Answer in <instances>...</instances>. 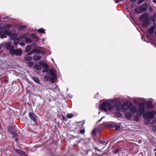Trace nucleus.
<instances>
[{
	"instance_id": "1",
	"label": "nucleus",
	"mask_w": 156,
	"mask_h": 156,
	"mask_svg": "<svg viewBox=\"0 0 156 156\" xmlns=\"http://www.w3.org/2000/svg\"><path fill=\"white\" fill-rule=\"evenodd\" d=\"M128 109L133 113H135L137 111V107L133 105V103H129L127 102H125L119 105V102L118 101V111H125Z\"/></svg>"
},
{
	"instance_id": "2",
	"label": "nucleus",
	"mask_w": 156,
	"mask_h": 156,
	"mask_svg": "<svg viewBox=\"0 0 156 156\" xmlns=\"http://www.w3.org/2000/svg\"><path fill=\"white\" fill-rule=\"evenodd\" d=\"M117 102L116 99L109 100L105 101L101 105L100 110L105 111H112L114 109L115 106L116 108Z\"/></svg>"
},
{
	"instance_id": "3",
	"label": "nucleus",
	"mask_w": 156,
	"mask_h": 156,
	"mask_svg": "<svg viewBox=\"0 0 156 156\" xmlns=\"http://www.w3.org/2000/svg\"><path fill=\"white\" fill-rule=\"evenodd\" d=\"M156 115V111H152L151 112H149L148 111H146L144 113L143 117L146 120L144 122L147 125L149 124L150 121L149 119H153L155 115Z\"/></svg>"
},
{
	"instance_id": "4",
	"label": "nucleus",
	"mask_w": 156,
	"mask_h": 156,
	"mask_svg": "<svg viewBox=\"0 0 156 156\" xmlns=\"http://www.w3.org/2000/svg\"><path fill=\"white\" fill-rule=\"evenodd\" d=\"M145 107L144 103H141L139 105V108H137L136 115L134 117V120L136 122L138 121L139 120V117H141L145 112Z\"/></svg>"
},
{
	"instance_id": "5",
	"label": "nucleus",
	"mask_w": 156,
	"mask_h": 156,
	"mask_svg": "<svg viewBox=\"0 0 156 156\" xmlns=\"http://www.w3.org/2000/svg\"><path fill=\"white\" fill-rule=\"evenodd\" d=\"M139 19L141 22H144L142 25L143 27H146L149 25L150 22L147 13L143 14L140 17Z\"/></svg>"
},
{
	"instance_id": "6",
	"label": "nucleus",
	"mask_w": 156,
	"mask_h": 156,
	"mask_svg": "<svg viewBox=\"0 0 156 156\" xmlns=\"http://www.w3.org/2000/svg\"><path fill=\"white\" fill-rule=\"evenodd\" d=\"M4 25L2 24H0V37L1 38H3L7 37V35H9L10 34L9 31H5Z\"/></svg>"
},
{
	"instance_id": "7",
	"label": "nucleus",
	"mask_w": 156,
	"mask_h": 156,
	"mask_svg": "<svg viewBox=\"0 0 156 156\" xmlns=\"http://www.w3.org/2000/svg\"><path fill=\"white\" fill-rule=\"evenodd\" d=\"M1 45L3 46V47L5 48L6 49L9 50L10 51H12L14 49V47L11 45L10 43H3L1 44Z\"/></svg>"
},
{
	"instance_id": "8",
	"label": "nucleus",
	"mask_w": 156,
	"mask_h": 156,
	"mask_svg": "<svg viewBox=\"0 0 156 156\" xmlns=\"http://www.w3.org/2000/svg\"><path fill=\"white\" fill-rule=\"evenodd\" d=\"M49 72L50 75V81L51 83H53L54 82L56 77V75L55 71L53 69H50Z\"/></svg>"
},
{
	"instance_id": "9",
	"label": "nucleus",
	"mask_w": 156,
	"mask_h": 156,
	"mask_svg": "<svg viewBox=\"0 0 156 156\" xmlns=\"http://www.w3.org/2000/svg\"><path fill=\"white\" fill-rule=\"evenodd\" d=\"M22 53V50L20 49H14L13 50L10 51V54L11 55H16L17 56L21 55Z\"/></svg>"
},
{
	"instance_id": "10",
	"label": "nucleus",
	"mask_w": 156,
	"mask_h": 156,
	"mask_svg": "<svg viewBox=\"0 0 156 156\" xmlns=\"http://www.w3.org/2000/svg\"><path fill=\"white\" fill-rule=\"evenodd\" d=\"M106 126L108 128H114L115 129L117 130V124L116 122H112L110 124H106Z\"/></svg>"
},
{
	"instance_id": "11",
	"label": "nucleus",
	"mask_w": 156,
	"mask_h": 156,
	"mask_svg": "<svg viewBox=\"0 0 156 156\" xmlns=\"http://www.w3.org/2000/svg\"><path fill=\"white\" fill-rule=\"evenodd\" d=\"M133 112H126L125 114V117L128 119H130L133 116L134 114Z\"/></svg>"
},
{
	"instance_id": "12",
	"label": "nucleus",
	"mask_w": 156,
	"mask_h": 156,
	"mask_svg": "<svg viewBox=\"0 0 156 156\" xmlns=\"http://www.w3.org/2000/svg\"><path fill=\"white\" fill-rule=\"evenodd\" d=\"M9 131L11 134L13 135V136L12 137V138H13L14 137H16L17 136L16 133H15V129L13 128H10L9 129Z\"/></svg>"
},
{
	"instance_id": "13",
	"label": "nucleus",
	"mask_w": 156,
	"mask_h": 156,
	"mask_svg": "<svg viewBox=\"0 0 156 156\" xmlns=\"http://www.w3.org/2000/svg\"><path fill=\"white\" fill-rule=\"evenodd\" d=\"M140 6L142 10V12L146 11L148 7V5L146 3H144Z\"/></svg>"
},
{
	"instance_id": "14",
	"label": "nucleus",
	"mask_w": 156,
	"mask_h": 156,
	"mask_svg": "<svg viewBox=\"0 0 156 156\" xmlns=\"http://www.w3.org/2000/svg\"><path fill=\"white\" fill-rule=\"evenodd\" d=\"M29 116L30 118L34 122L36 121V115L32 113H29Z\"/></svg>"
},
{
	"instance_id": "15",
	"label": "nucleus",
	"mask_w": 156,
	"mask_h": 156,
	"mask_svg": "<svg viewBox=\"0 0 156 156\" xmlns=\"http://www.w3.org/2000/svg\"><path fill=\"white\" fill-rule=\"evenodd\" d=\"M135 11L137 14H140L142 12V10L140 6H137L135 9Z\"/></svg>"
},
{
	"instance_id": "16",
	"label": "nucleus",
	"mask_w": 156,
	"mask_h": 156,
	"mask_svg": "<svg viewBox=\"0 0 156 156\" xmlns=\"http://www.w3.org/2000/svg\"><path fill=\"white\" fill-rule=\"evenodd\" d=\"M147 108L148 109H151L153 108L154 105L151 102L148 101L146 103Z\"/></svg>"
},
{
	"instance_id": "17",
	"label": "nucleus",
	"mask_w": 156,
	"mask_h": 156,
	"mask_svg": "<svg viewBox=\"0 0 156 156\" xmlns=\"http://www.w3.org/2000/svg\"><path fill=\"white\" fill-rule=\"evenodd\" d=\"M37 52L38 53H40L41 51L40 50L37 48H34L33 49L32 51L29 53V55H30L33 53Z\"/></svg>"
},
{
	"instance_id": "18",
	"label": "nucleus",
	"mask_w": 156,
	"mask_h": 156,
	"mask_svg": "<svg viewBox=\"0 0 156 156\" xmlns=\"http://www.w3.org/2000/svg\"><path fill=\"white\" fill-rule=\"evenodd\" d=\"M15 151L18 154L24 156L26 154L24 151H22L20 150L16 149H15Z\"/></svg>"
},
{
	"instance_id": "19",
	"label": "nucleus",
	"mask_w": 156,
	"mask_h": 156,
	"mask_svg": "<svg viewBox=\"0 0 156 156\" xmlns=\"http://www.w3.org/2000/svg\"><path fill=\"white\" fill-rule=\"evenodd\" d=\"M154 27H151L150 28H149L148 30V32L149 34H152L153 33L154 30V27L156 26V24L155 23H154Z\"/></svg>"
},
{
	"instance_id": "20",
	"label": "nucleus",
	"mask_w": 156,
	"mask_h": 156,
	"mask_svg": "<svg viewBox=\"0 0 156 156\" xmlns=\"http://www.w3.org/2000/svg\"><path fill=\"white\" fill-rule=\"evenodd\" d=\"M10 32V34L9 35H7V36H10L11 38L12 39H14L17 36V34L16 33H12L11 34V32Z\"/></svg>"
},
{
	"instance_id": "21",
	"label": "nucleus",
	"mask_w": 156,
	"mask_h": 156,
	"mask_svg": "<svg viewBox=\"0 0 156 156\" xmlns=\"http://www.w3.org/2000/svg\"><path fill=\"white\" fill-rule=\"evenodd\" d=\"M40 58V56L39 55L35 54L33 56V59L34 60L37 61Z\"/></svg>"
},
{
	"instance_id": "22",
	"label": "nucleus",
	"mask_w": 156,
	"mask_h": 156,
	"mask_svg": "<svg viewBox=\"0 0 156 156\" xmlns=\"http://www.w3.org/2000/svg\"><path fill=\"white\" fill-rule=\"evenodd\" d=\"M20 40L21 41H25V40L26 39V35H22L20 36Z\"/></svg>"
},
{
	"instance_id": "23",
	"label": "nucleus",
	"mask_w": 156,
	"mask_h": 156,
	"mask_svg": "<svg viewBox=\"0 0 156 156\" xmlns=\"http://www.w3.org/2000/svg\"><path fill=\"white\" fill-rule=\"evenodd\" d=\"M33 80L36 83H40V80L39 79L36 77H32Z\"/></svg>"
},
{
	"instance_id": "24",
	"label": "nucleus",
	"mask_w": 156,
	"mask_h": 156,
	"mask_svg": "<svg viewBox=\"0 0 156 156\" xmlns=\"http://www.w3.org/2000/svg\"><path fill=\"white\" fill-rule=\"evenodd\" d=\"M34 68L38 70H41V66L38 64H35L34 65Z\"/></svg>"
},
{
	"instance_id": "25",
	"label": "nucleus",
	"mask_w": 156,
	"mask_h": 156,
	"mask_svg": "<svg viewBox=\"0 0 156 156\" xmlns=\"http://www.w3.org/2000/svg\"><path fill=\"white\" fill-rule=\"evenodd\" d=\"M14 39V44L15 45H17L18 44L20 40L18 38H15Z\"/></svg>"
},
{
	"instance_id": "26",
	"label": "nucleus",
	"mask_w": 156,
	"mask_h": 156,
	"mask_svg": "<svg viewBox=\"0 0 156 156\" xmlns=\"http://www.w3.org/2000/svg\"><path fill=\"white\" fill-rule=\"evenodd\" d=\"M43 67H44L45 68H48V66L46 63L43 64L42 62H40L39 63Z\"/></svg>"
},
{
	"instance_id": "27",
	"label": "nucleus",
	"mask_w": 156,
	"mask_h": 156,
	"mask_svg": "<svg viewBox=\"0 0 156 156\" xmlns=\"http://www.w3.org/2000/svg\"><path fill=\"white\" fill-rule=\"evenodd\" d=\"M31 46L30 45H27V46L26 49V51L27 52H28L31 49Z\"/></svg>"
},
{
	"instance_id": "28",
	"label": "nucleus",
	"mask_w": 156,
	"mask_h": 156,
	"mask_svg": "<svg viewBox=\"0 0 156 156\" xmlns=\"http://www.w3.org/2000/svg\"><path fill=\"white\" fill-rule=\"evenodd\" d=\"M24 59L27 61H28L31 60L32 58L31 56H27Z\"/></svg>"
},
{
	"instance_id": "29",
	"label": "nucleus",
	"mask_w": 156,
	"mask_h": 156,
	"mask_svg": "<svg viewBox=\"0 0 156 156\" xmlns=\"http://www.w3.org/2000/svg\"><path fill=\"white\" fill-rule=\"evenodd\" d=\"M44 31H45V30H44L43 28L38 29L37 30V31L39 33H41L42 34L45 33V32Z\"/></svg>"
},
{
	"instance_id": "30",
	"label": "nucleus",
	"mask_w": 156,
	"mask_h": 156,
	"mask_svg": "<svg viewBox=\"0 0 156 156\" xmlns=\"http://www.w3.org/2000/svg\"><path fill=\"white\" fill-rule=\"evenodd\" d=\"M26 42L28 43H30L32 42V41L30 38H26L25 40Z\"/></svg>"
},
{
	"instance_id": "31",
	"label": "nucleus",
	"mask_w": 156,
	"mask_h": 156,
	"mask_svg": "<svg viewBox=\"0 0 156 156\" xmlns=\"http://www.w3.org/2000/svg\"><path fill=\"white\" fill-rule=\"evenodd\" d=\"M44 79L46 81H48L49 79V77L48 76L45 75L44 76Z\"/></svg>"
},
{
	"instance_id": "32",
	"label": "nucleus",
	"mask_w": 156,
	"mask_h": 156,
	"mask_svg": "<svg viewBox=\"0 0 156 156\" xmlns=\"http://www.w3.org/2000/svg\"><path fill=\"white\" fill-rule=\"evenodd\" d=\"M27 64H28V66H29L30 67H32L33 65V63L32 62H29Z\"/></svg>"
},
{
	"instance_id": "33",
	"label": "nucleus",
	"mask_w": 156,
	"mask_h": 156,
	"mask_svg": "<svg viewBox=\"0 0 156 156\" xmlns=\"http://www.w3.org/2000/svg\"><path fill=\"white\" fill-rule=\"evenodd\" d=\"M73 115L71 114H69L67 115V118L69 119L72 118L73 117Z\"/></svg>"
},
{
	"instance_id": "34",
	"label": "nucleus",
	"mask_w": 156,
	"mask_h": 156,
	"mask_svg": "<svg viewBox=\"0 0 156 156\" xmlns=\"http://www.w3.org/2000/svg\"><path fill=\"white\" fill-rule=\"evenodd\" d=\"M26 27V26L25 25H23V26H21L19 27V29L20 30H23L24 28H25Z\"/></svg>"
},
{
	"instance_id": "35",
	"label": "nucleus",
	"mask_w": 156,
	"mask_h": 156,
	"mask_svg": "<svg viewBox=\"0 0 156 156\" xmlns=\"http://www.w3.org/2000/svg\"><path fill=\"white\" fill-rule=\"evenodd\" d=\"M153 19L154 21H156V14H154L153 15Z\"/></svg>"
},
{
	"instance_id": "36",
	"label": "nucleus",
	"mask_w": 156,
	"mask_h": 156,
	"mask_svg": "<svg viewBox=\"0 0 156 156\" xmlns=\"http://www.w3.org/2000/svg\"><path fill=\"white\" fill-rule=\"evenodd\" d=\"M144 0H139L137 2V3L140 4L144 1Z\"/></svg>"
},
{
	"instance_id": "37",
	"label": "nucleus",
	"mask_w": 156,
	"mask_h": 156,
	"mask_svg": "<svg viewBox=\"0 0 156 156\" xmlns=\"http://www.w3.org/2000/svg\"><path fill=\"white\" fill-rule=\"evenodd\" d=\"M85 131V129H81L80 131V132L81 133L83 134V133H84Z\"/></svg>"
},
{
	"instance_id": "38",
	"label": "nucleus",
	"mask_w": 156,
	"mask_h": 156,
	"mask_svg": "<svg viewBox=\"0 0 156 156\" xmlns=\"http://www.w3.org/2000/svg\"><path fill=\"white\" fill-rule=\"evenodd\" d=\"M152 130L156 131V125L154 126L152 128Z\"/></svg>"
},
{
	"instance_id": "39",
	"label": "nucleus",
	"mask_w": 156,
	"mask_h": 156,
	"mask_svg": "<svg viewBox=\"0 0 156 156\" xmlns=\"http://www.w3.org/2000/svg\"><path fill=\"white\" fill-rule=\"evenodd\" d=\"M20 44L22 46H25V44L23 42H20Z\"/></svg>"
},
{
	"instance_id": "40",
	"label": "nucleus",
	"mask_w": 156,
	"mask_h": 156,
	"mask_svg": "<svg viewBox=\"0 0 156 156\" xmlns=\"http://www.w3.org/2000/svg\"><path fill=\"white\" fill-rule=\"evenodd\" d=\"M149 9L150 11L151 12H152L153 11V9L150 6L149 7Z\"/></svg>"
},
{
	"instance_id": "41",
	"label": "nucleus",
	"mask_w": 156,
	"mask_h": 156,
	"mask_svg": "<svg viewBox=\"0 0 156 156\" xmlns=\"http://www.w3.org/2000/svg\"><path fill=\"white\" fill-rule=\"evenodd\" d=\"M95 133H96L95 130L94 129L92 131V134H95Z\"/></svg>"
},
{
	"instance_id": "42",
	"label": "nucleus",
	"mask_w": 156,
	"mask_h": 156,
	"mask_svg": "<svg viewBox=\"0 0 156 156\" xmlns=\"http://www.w3.org/2000/svg\"><path fill=\"white\" fill-rule=\"evenodd\" d=\"M122 115L121 113L120 112H118V117L119 116H121Z\"/></svg>"
},
{
	"instance_id": "43",
	"label": "nucleus",
	"mask_w": 156,
	"mask_h": 156,
	"mask_svg": "<svg viewBox=\"0 0 156 156\" xmlns=\"http://www.w3.org/2000/svg\"><path fill=\"white\" fill-rule=\"evenodd\" d=\"M99 141L100 143H101V144H103L105 142L104 140L101 141L100 140H99Z\"/></svg>"
},
{
	"instance_id": "44",
	"label": "nucleus",
	"mask_w": 156,
	"mask_h": 156,
	"mask_svg": "<svg viewBox=\"0 0 156 156\" xmlns=\"http://www.w3.org/2000/svg\"><path fill=\"white\" fill-rule=\"evenodd\" d=\"M135 6V4H132L131 5V7L132 8H134Z\"/></svg>"
},
{
	"instance_id": "45",
	"label": "nucleus",
	"mask_w": 156,
	"mask_h": 156,
	"mask_svg": "<svg viewBox=\"0 0 156 156\" xmlns=\"http://www.w3.org/2000/svg\"><path fill=\"white\" fill-rule=\"evenodd\" d=\"M62 119L65 120H66V117H64V116H62Z\"/></svg>"
},
{
	"instance_id": "46",
	"label": "nucleus",
	"mask_w": 156,
	"mask_h": 156,
	"mask_svg": "<svg viewBox=\"0 0 156 156\" xmlns=\"http://www.w3.org/2000/svg\"><path fill=\"white\" fill-rule=\"evenodd\" d=\"M104 117H102V118L99 120H98V122H100V121H101V120H102V119L104 118Z\"/></svg>"
},
{
	"instance_id": "47",
	"label": "nucleus",
	"mask_w": 156,
	"mask_h": 156,
	"mask_svg": "<svg viewBox=\"0 0 156 156\" xmlns=\"http://www.w3.org/2000/svg\"><path fill=\"white\" fill-rule=\"evenodd\" d=\"M132 2H136L137 0H130Z\"/></svg>"
},
{
	"instance_id": "48",
	"label": "nucleus",
	"mask_w": 156,
	"mask_h": 156,
	"mask_svg": "<svg viewBox=\"0 0 156 156\" xmlns=\"http://www.w3.org/2000/svg\"><path fill=\"white\" fill-rule=\"evenodd\" d=\"M153 3H156V0H153Z\"/></svg>"
},
{
	"instance_id": "49",
	"label": "nucleus",
	"mask_w": 156,
	"mask_h": 156,
	"mask_svg": "<svg viewBox=\"0 0 156 156\" xmlns=\"http://www.w3.org/2000/svg\"><path fill=\"white\" fill-rule=\"evenodd\" d=\"M42 41H45V39H44V38H42Z\"/></svg>"
},
{
	"instance_id": "50",
	"label": "nucleus",
	"mask_w": 156,
	"mask_h": 156,
	"mask_svg": "<svg viewBox=\"0 0 156 156\" xmlns=\"http://www.w3.org/2000/svg\"><path fill=\"white\" fill-rule=\"evenodd\" d=\"M3 47V46L1 45V44L0 45V49L2 48Z\"/></svg>"
},
{
	"instance_id": "51",
	"label": "nucleus",
	"mask_w": 156,
	"mask_h": 156,
	"mask_svg": "<svg viewBox=\"0 0 156 156\" xmlns=\"http://www.w3.org/2000/svg\"><path fill=\"white\" fill-rule=\"evenodd\" d=\"M2 52V51H0V54H1Z\"/></svg>"
},
{
	"instance_id": "52",
	"label": "nucleus",
	"mask_w": 156,
	"mask_h": 156,
	"mask_svg": "<svg viewBox=\"0 0 156 156\" xmlns=\"http://www.w3.org/2000/svg\"><path fill=\"white\" fill-rule=\"evenodd\" d=\"M120 128V126H118V127H117V128H118V129H119Z\"/></svg>"
},
{
	"instance_id": "53",
	"label": "nucleus",
	"mask_w": 156,
	"mask_h": 156,
	"mask_svg": "<svg viewBox=\"0 0 156 156\" xmlns=\"http://www.w3.org/2000/svg\"><path fill=\"white\" fill-rule=\"evenodd\" d=\"M46 71L44 70H42V72H45Z\"/></svg>"
},
{
	"instance_id": "54",
	"label": "nucleus",
	"mask_w": 156,
	"mask_h": 156,
	"mask_svg": "<svg viewBox=\"0 0 156 156\" xmlns=\"http://www.w3.org/2000/svg\"><path fill=\"white\" fill-rule=\"evenodd\" d=\"M15 140L16 141H17V138H15Z\"/></svg>"
},
{
	"instance_id": "55",
	"label": "nucleus",
	"mask_w": 156,
	"mask_h": 156,
	"mask_svg": "<svg viewBox=\"0 0 156 156\" xmlns=\"http://www.w3.org/2000/svg\"><path fill=\"white\" fill-rule=\"evenodd\" d=\"M116 151H117V150H115V153L116 152Z\"/></svg>"
},
{
	"instance_id": "56",
	"label": "nucleus",
	"mask_w": 156,
	"mask_h": 156,
	"mask_svg": "<svg viewBox=\"0 0 156 156\" xmlns=\"http://www.w3.org/2000/svg\"><path fill=\"white\" fill-rule=\"evenodd\" d=\"M143 37H141V39L142 40H143Z\"/></svg>"
},
{
	"instance_id": "57",
	"label": "nucleus",
	"mask_w": 156,
	"mask_h": 156,
	"mask_svg": "<svg viewBox=\"0 0 156 156\" xmlns=\"http://www.w3.org/2000/svg\"><path fill=\"white\" fill-rule=\"evenodd\" d=\"M155 34L156 35V30L155 31Z\"/></svg>"
},
{
	"instance_id": "58",
	"label": "nucleus",
	"mask_w": 156,
	"mask_h": 156,
	"mask_svg": "<svg viewBox=\"0 0 156 156\" xmlns=\"http://www.w3.org/2000/svg\"><path fill=\"white\" fill-rule=\"evenodd\" d=\"M155 156H156V152L155 153Z\"/></svg>"
},
{
	"instance_id": "59",
	"label": "nucleus",
	"mask_w": 156,
	"mask_h": 156,
	"mask_svg": "<svg viewBox=\"0 0 156 156\" xmlns=\"http://www.w3.org/2000/svg\"><path fill=\"white\" fill-rule=\"evenodd\" d=\"M119 1L118 0L117 2H118Z\"/></svg>"
}]
</instances>
